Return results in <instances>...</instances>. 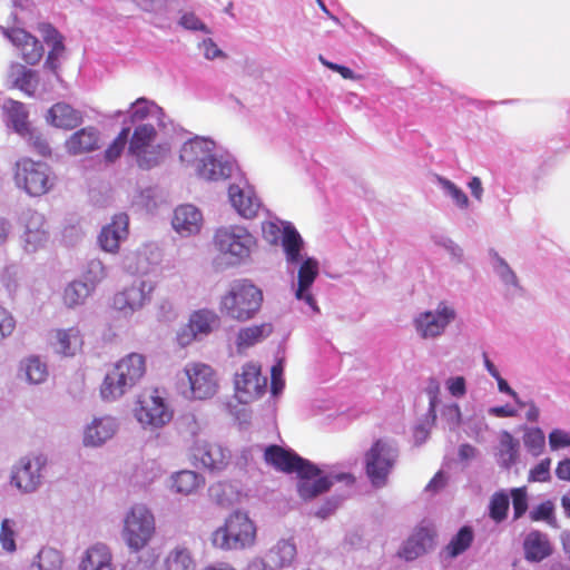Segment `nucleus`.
Segmentation results:
<instances>
[{"label": "nucleus", "instance_id": "0eeeda50", "mask_svg": "<svg viewBox=\"0 0 570 570\" xmlns=\"http://www.w3.org/2000/svg\"><path fill=\"white\" fill-rule=\"evenodd\" d=\"M214 245L228 265L239 266L250 261L257 239L245 226L228 225L215 232Z\"/></svg>", "mask_w": 570, "mask_h": 570}, {"label": "nucleus", "instance_id": "72a5a7b5", "mask_svg": "<svg viewBox=\"0 0 570 570\" xmlns=\"http://www.w3.org/2000/svg\"><path fill=\"white\" fill-rule=\"evenodd\" d=\"M129 118L135 126L144 122L157 124L159 127L165 126V115L163 109L154 101L139 98L131 104Z\"/></svg>", "mask_w": 570, "mask_h": 570}, {"label": "nucleus", "instance_id": "6e6552de", "mask_svg": "<svg viewBox=\"0 0 570 570\" xmlns=\"http://www.w3.org/2000/svg\"><path fill=\"white\" fill-rule=\"evenodd\" d=\"M129 154L135 158L141 169H151L159 166L169 151L167 144L158 140L157 130L151 122L135 126L131 134Z\"/></svg>", "mask_w": 570, "mask_h": 570}, {"label": "nucleus", "instance_id": "de8ad7c7", "mask_svg": "<svg viewBox=\"0 0 570 570\" xmlns=\"http://www.w3.org/2000/svg\"><path fill=\"white\" fill-rule=\"evenodd\" d=\"M209 497L222 507H229L237 501L238 491L229 482H217L209 487Z\"/></svg>", "mask_w": 570, "mask_h": 570}, {"label": "nucleus", "instance_id": "5701e85b", "mask_svg": "<svg viewBox=\"0 0 570 570\" xmlns=\"http://www.w3.org/2000/svg\"><path fill=\"white\" fill-rule=\"evenodd\" d=\"M129 217L125 213L116 214L109 224L102 227L98 243L102 250L115 254L129 234Z\"/></svg>", "mask_w": 570, "mask_h": 570}, {"label": "nucleus", "instance_id": "473e14b6", "mask_svg": "<svg viewBox=\"0 0 570 570\" xmlns=\"http://www.w3.org/2000/svg\"><path fill=\"white\" fill-rule=\"evenodd\" d=\"M49 367L39 355H29L19 362L18 377L28 384L38 385L47 381Z\"/></svg>", "mask_w": 570, "mask_h": 570}, {"label": "nucleus", "instance_id": "864d4df0", "mask_svg": "<svg viewBox=\"0 0 570 570\" xmlns=\"http://www.w3.org/2000/svg\"><path fill=\"white\" fill-rule=\"evenodd\" d=\"M107 277V268L100 259L88 262L83 272V283H87L95 291L96 286Z\"/></svg>", "mask_w": 570, "mask_h": 570}, {"label": "nucleus", "instance_id": "7c9ffc66", "mask_svg": "<svg viewBox=\"0 0 570 570\" xmlns=\"http://www.w3.org/2000/svg\"><path fill=\"white\" fill-rule=\"evenodd\" d=\"M264 458L275 469L286 473H297L307 460L293 451L284 450L278 445H271L265 450Z\"/></svg>", "mask_w": 570, "mask_h": 570}, {"label": "nucleus", "instance_id": "37998d69", "mask_svg": "<svg viewBox=\"0 0 570 570\" xmlns=\"http://www.w3.org/2000/svg\"><path fill=\"white\" fill-rule=\"evenodd\" d=\"M63 564L62 553L51 547H43L33 558L29 570H61Z\"/></svg>", "mask_w": 570, "mask_h": 570}, {"label": "nucleus", "instance_id": "3c124183", "mask_svg": "<svg viewBox=\"0 0 570 570\" xmlns=\"http://www.w3.org/2000/svg\"><path fill=\"white\" fill-rule=\"evenodd\" d=\"M436 180L443 194L450 197L459 208L466 209L469 207V198L459 186H456L453 181L449 180L448 178L441 176H438Z\"/></svg>", "mask_w": 570, "mask_h": 570}, {"label": "nucleus", "instance_id": "412c9836", "mask_svg": "<svg viewBox=\"0 0 570 570\" xmlns=\"http://www.w3.org/2000/svg\"><path fill=\"white\" fill-rule=\"evenodd\" d=\"M191 456L200 463L202 466L210 471H220L226 468L230 459L227 449L218 443H212L203 439H197L190 446Z\"/></svg>", "mask_w": 570, "mask_h": 570}, {"label": "nucleus", "instance_id": "1a4fd4ad", "mask_svg": "<svg viewBox=\"0 0 570 570\" xmlns=\"http://www.w3.org/2000/svg\"><path fill=\"white\" fill-rule=\"evenodd\" d=\"M47 465L43 453L23 455L11 465L9 484L20 494L36 493L43 484Z\"/></svg>", "mask_w": 570, "mask_h": 570}, {"label": "nucleus", "instance_id": "c85d7f7f", "mask_svg": "<svg viewBox=\"0 0 570 570\" xmlns=\"http://www.w3.org/2000/svg\"><path fill=\"white\" fill-rule=\"evenodd\" d=\"M99 147L100 131L94 126L77 130L65 142L66 151L73 156L94 151Z\"/></svg>", "mask_w": 570, "mask_h": 570}, {"label": "nucleus", "instance_id": "39448f33", "mask_svg": "<svg viewBox=\"0 0 570 570\" xmlns=\"http://www.w3.org/2000/svg\"><path fill=\"white\" fill-rule=\"evenodd\" d=\"M120 535L130 553H138L147 548L156 535L153 511L144 503L129 507L122 515Z\"/></svg>", "mask_w": 570, "mask_h": 570}, {"label": "nucleus", "instance_id": "ea45409f", "mask_svg": "<svg viewBox=\"0 0 570 570\" xmlns=\"http://www.w3.org/2000/svg\"><path fill=\"white\" fill-rule=\"evenodd\" d=\"M495 456L498 464L507 470L519 461L520 443L510 432L501 433Z\"/></svg>", "mask_w": 570, "mask_h": 570}, {"label": "nucleus", "instance_id": "052dcab7", "mask_svg": "<svg viewBox=\"0 0 570 570\" xmlns=\"http://www.w3.org/2000/svg\"><path fill=\"white\" fill-rule=\"evenodd\" d=\"M551 451H559L570 446V432L563 429H552L548 435Z\"/></svg>", "mask_w": 570, "mask_h": 570}, {"label": "nucleus", "instance_id": "5fc2aeb1", "mask_svg": "<svg viewBox=\"0 0 570 570\" xmlns=\"http://www.w3.org/2000/svg\"><path fill=\"white\" fill-rule=\"evenodd\" d=\"M530 519L532 521H544L554 529L559 528L557 518L554 515V504L550 500L544 501L533 508L530 511Z\"/></svg>", "mask_w": 570, "mask_h": 570}, {"label": "nucleus", "instance_id": "09e8293b", "mask_svg": "<svg viewBox=\"0 0 570 570\" xmlns=\"http://www.w3.org/2000/svg\"><path fill=\"white\" fill-rule=\"evenodd\" d=\"M522 440L524 448L531 455L539 456L543 453L546 449V435L541 428L524 426Z\"/></svg>", "mask_w": 570, "mask_h": 570}, {"label": "nucleus", "instance_id": "cd10ccee", "mask_svg": "<svg viewBox=\"0 0 570 570\" xmlns=\"http://www.w3.org/2000/svg\"><path fill=\"white\" fill-rule=\"evenodd\" d=\"M435 531L431 524H420L404 542L400 556L407 561L426 553L434 544Z\"/></svg>", "mask_w": 570, "mask_h": 570}, {"label": "nucleus", "instance_id": "f3484780", "mask_svg": "<svg viewBox=\"0 0 570 570\" xmlns=\"http://www.w3.org/2000/svg\"><path fill=\"white\" fill-rule=\"evenodd\" d=\"M235 395L240 403L247 404L257 400L267 386V379L262 376L261 368L255 363H246L235 374Z\"/></svg>", "mask_w": 570, "mask_h": 570}, {"label": "nucleus", "instance_id": "aec40b11", "mask_svg": "<svg viewBox=\"0 0 570 570\" xmlns=\"http://www.w3.org/2000/svg\"><path fill=\"white\" fill-rule=\"evenodd\" d=\"M21 224L23 226L21 242L27 253H35L46 245L49 232L42 214L29 209L22 214Z\"/></svg>", "mask_w": 570, "mask_h": 570}, {"label": "nucleus", "instance_id": "58836bf2", "mask_svg": "<svg viewBox=\"0 0 570 570\" xmlns=\"http://www.w3.org/2000/svg\"><path fill=\"white\" fill-rule=\"evenodd\" d=\"M296 546L292 540H278L266 553V558L274 569L291 567L296 558Z\"/></svg>", "mask_w": 570, "mask_h": 570}, {"label": "nucleus", "instance_id": "f8f14e48", "mask_svg": "<svg viewBox=\"0 0 570 570\" xmlns=\"http://www.w3.org/2000/svg\"><path fill=\"white\" fill-rule=\"evenodd\" d=\"M298 483L297 491L304 500H312L317 495L326 492L334 482H341L345 485H352L355 481L351 473H331L324 475L322 471L309 461L297 472Z\"/></svg>", "mask_w": 570, "mask_h": 570}, {"label": "nucleus", "instance_id": "8fccbe9b", "mask_svg": "<svg viewBox=\"0 0 570 570\" xmlns=\"http://www.w3.org/2000/svg\"><path fill=\"white\" fill-rule=\"evenodd\" d=\"M7 125L14 131L24 136L29 131L27 111L21 102H11L7 108Z\"/></svg>", "mask_w": 570, "mask_h": 570}, {"label": "nucleus", "instance_id": "20e7f679", "mask_svg": "<svg viewBox=\"0 0 570 570\" xmlns=\"http://www.w3.org/2000/svg\"><path fill=\"white\" fill-rule=\"evenodd\" d=\"M145 373L146 360L141 354L126 355L107 372L100 385L101 399L105 402L119 400L142 379Z\"/></svg>", "mask_w": 570, "mask_h": 570}, {"label": "nucleus", "instance_id": "f257e3e1", "mask_svg": "<svg viewBox=\"0 0 570 570\" xmlns=\"http://www.w3.org/2000/svg\"><path fill=\"white\" fill-rule=\"evenodd\" d=\"M263 238L271 245H282L287 269L299 265L297 279L292 287L296 299L305 302L313 312L320 308L311 293V287L318 275V262L313 257H304V240L296 228L288 222L273 217L262 224Z\"/></svg>", "mask_w": 570, "mask_h": 570}, {"label": "nucleus", "instance_id": "dca6fc26", "mask_svg": "<svg viewBox=\"0 0 570 570\" xmlns=\"http://www.w3.org/2000/svg\"><path fill=\"white\" fill-rule=\"evenodd\" d=\"M154 289L151 281L135 279L114 295L112 307L124 316H131L151 302Z\"/></svg>", "mask_w": 570, "mask_h": 570}, {"label": "nucleus", "instance_id": "423d86ee", "mask_svg": "<svg viewBox=\"0 0 570 570\" xmlns=\"http://www.w3.org/2000/svg\"><path fill=\"white\" fill-rule=\"evenodd\" d=\"M263 292L248 279L234 281L222 296L219 308L228 318L246 322L261 309Z\"/></svg>", "mask_w": 570, "mask_h": 570}, {"label": "nucleus", "instance_id": "b1692460", "mask_svg": "<svg viewBox=\"0 0 570 570\" xmlns=\"http://www.w3.org/2000/svg\"><path fill=\"white\" fill-rule=\"evenodd\" d=\"M119 423L115 416H95L83 430V445L99 448L110 440L118 431Z\"/></svg>", "mask_w": 570, "mask_h": 570}, {"label": "nucleus", "instance_id": "4d7b16f0", "mask_svg": "<svg viewBox=\"0 0 570 570\" xmlns=\"http://www.w3.org/2000/svg\"><path fill=\"white\" fill-rule=\"evenodd\" d=\"M160 476V470L155 462L145 463L135 474V482L140 487H148Z\"/></svg>", "mask_w": 570, "mask_h": 570}, {"label": "nucleus", "instance_id": "13d9d810", "mask_svg": "<svg viewBox=\"0 0 570 570\" xmlns=\"http://www.w3.org/2000/svg\"><path fill=\"white\" fill-rule=\"evenodd\" d=\"M513 517L520 519L528 510V492L525 487L511 489Z\"/></svg>", "mask_w": 570, "mask_h": 570}, {"label": "nucleus", "instance_id": "c9c22d12", "mask_svg": "<svg viewBox=\"0 0 570 570\" xmlns=\"http://www.w3.org/2000/svg\"><path fill=\"white\" fill-rule=\"evenodd\" d=\"M23 525L17 518L6 517L0 521V548L7 556H13L19 550V539Z\"/></svg>", "mask_w": 570, "mask_h": 570}, {"label": "nucleus", "instance_id": "bb28decb", "mask_svg": "<svg viewBox=\"0 0 570 570\" xmlns=\"http://www.w3.org/2000/svg\"><path fill=\"white\" fill-rule=\"evenodd\" d=\"M203 220V214L196 206L185 204L175 208L171 226L181 237H190L200 232Z\"/></svg>", "mask_w": 570, "mask_h": 570}, {"label": "nucleus", "instance_id": "7ed1b4c3", "mask_svg": "<svg viewBox=\"0 0 570 570\" xmlns=\"http://www.w3.org/2000/svg\"><path fill=\"white\" fill-rule=\"evenodd\" d=\"M257 527L246 511L232 512L223 525L212 532L213 547L222 551H243L255 546Z\"/></svg>", "mask_w": 570, "mask_h": 570}, {"label": "nucleus", "instance_id": "49530a36", "mask_svg": "<svg viewBox=\"0 0 570 570\" xmlns=\"http://www.w3.org/2000/svg\"><path fill=\"white\" fill-rule=\"evenodd\" d=\"M473 538L472 529L468 525L462 527L445 547L446 556L451 559L459 557L470 548Z\"/></svg>", "mask_w": 570, "mask_h": 570}, {"label": "nucleus", "instance_id": "c03bdc74", "mask_svg": "<svg viewBox=\"0 0 570 570\" xmlns=\"http://www.w3.org/2000/svg\"><path fill=\"white\" fill-rule=\"evenodd\" d=\"M94 289L82 281L70 282L63 289L62 299L68 308L83 305Z\"/></svg>", "mask_w": 570, "mask_h": 570}, {"label": "nucleus", "instance_id": "0e129e2a", "mask_svg": "<svg viewBox=\"0 0 570 570\" xmlns=\"http://www.w3.org/2000/svg\"><path fill=\"white\" fill-rule=\"evenodd\" d=\"M284 365L283 361H278L271 370V392L277 396L283 392L285 382L283 380Z\"/></svg>", "mask_w": 570, "mask_h": 570}, {"label": "nucleus", "instance_id": "a18cd8bd", "mask_svg": "<svg viewBox=\"0 0 570 570\" xmlns=\"http://www.w3.org/2000/svg\"><path fill=\"white\" fill-rule=\"evenodd\" d=\"M164 570H195L190 551L183 546L171 549L165 558Z\"/></svg>", "mask_w": 570, "mask_h": 570}, {"label": "nucleus", "instance_id": "f03ea898", "mask_svg": "<svg viewBox=\"0 0 570 570\" xmlns=\"http://www.w3.org/2000/svg\"><path fill=\"white\" fill-rule=\"evenodd\" d=\"M180 161L190 167L205 180H224L232 176L236 164L232 155L205 137L196 136L183 144L179 151Z\"/></svg>", "mask_w": 570, "mask_h": 570}, {"label": "nucleus", "instance_id": "bf43d9fd", "mask_svg": "<svg viewBox=\"0 0 570 570\" xmlns=\"http://www.w3.org/2000/svg\"><path fill=\"white\" fill-rule=\"evenodd\" d=\"M551 459L546 458L541 460L538 464L532 466L529 471L528 481L529 482H548L551 480Z\"/></svg>", "mask_w": 570, "mask_h": 570}, {"label": "nucleus", "instance_id": "a19ab883", "mask_svg": "<svg viewBox=\"0 0 570 570\" xmlns=\"http://www.w3.org/2000/svg\"><path fill=\"white\" fill-rule=\"evenodd\" d=\"M273 332L271 323L247 326L240 328L236 337V347L239 353L254 346L268 337Z\"/></svg>", "mask_w": 570, "mask_h": 570}, {"label": "nucleus", "instance_id": "a878e982", "mask_svg": "<svg viewBox=\"0 0 570 570\" xmlns=\"http://www.w3.org/2000/svg\"><path fill=\"white\" fill-rule=\"evenodd\" d=\"M4 37L20 49L22 59L28 65L38 63L43 56V47L40 41L20 28L2 29Z\"/></svg>", "mask_w": 570, "mask_h": 570}, {"label": "nucleus", "instance_id": "680f3d73", "mask_svg": "<svg viewBox=\"0 0 570 570\" xmlns=\"http://www.w3.org/2000/svg\"><path fill=\"white\" fill-rule=\"evenodd\" d=\"M441 392L440 382L435 377H430L425 386V393L429 397V414L435 419L436 406L440 403L439 394Z\"/></svg>", "mask_w": 570, "mask_h": 570}, {"label": "nucleus", "instance_id": "f704fd0d", "mask_svg": "<svg viewBox=\"0 0 570 570\" xmlns=\"http://www.w3.org/2000/svg\"><path fill=\"white\" fill-rule=\"evenodd\" d=\"M47 121L57 128L70 130L82 122V114L66 102H57L48 110Z\"/></svg>", "mask_w": 570, "mask_h": 570}, {"label": "nucleus", "instance_id": "6ab92c4d", "mask_svg": "<svg viewBox=\"0 0 570 570\" xmlns=\"http://www.w3.org/2000/svg\"><path fill=\"white\" fill-rule=\"evenodd\" d=\"M161 259L163 254L158 245L148 243L127 253L122 258V267L134 275H148L158 268Z\"/></svg>", "mask_w": 570, "mask_h": 570}, {"label": "nucleus", "instance_id": "4c0bfd02", "mask_svg": "<svg viewBox=\"0 0 570 570\" xmlns=\"http://www.w3.org/2000/svg\"><path fill=\"white\" fill-rule=\"evenodd\" d=\"M491 267L495 276L500 279L507 295L514 296L521 292L519 279L504 258L493 253L491 256Z\"/></svg>", "mask_w": 570, "mask_h": 570}, {"label": "nucleus", "instance_id": "e2e57ef3", "mask_svg": "<svg viewBox=\"0 0 570 570\" xmlns=\"http://www.w3.org/2000/svg\"><path fill=\"white\" fill-rule=\"evenodd\" d=\"M179 24L187 30L203 31L207 35L212 33L210 29L194 12L183 13Z\"/></svg>", "mask_w": 570, "mask_h": 570}, {"label": "nucleus", "instance_id": "4468645a", "mask_svg": "<svg viewBox=\"0 0 570 570\" xmlns=\"http://www.w3.org/2000/svg\"><path fill=\"white\" fill-rule=\"evenodd\" d=\"M455 317L454 307L446 302H440L434 309L417 313L413 318V326L421 338L434 340L445 333Z\"/></svg>", "mask_w": 570, "mask_h": 570}, {"label": "nucleus", "instance_id": "603ef678", "mask_svg": "<svg viewBox=\"0 0 570 570\" xmlns=\"http://www.w3.org/2000/svg\"><path fill=\"white\" fill-rule=\"evenodd\" d=\"M510 501L504 491L495 492L490 500L489 514L495 522H502L507 518Z\"/></svg>", "mask_w": 570, "mask_h": 570}, {"label": "nucleus", "instance_id": "4be33fe9", "mask_svg": "<svg viewBox=\"0 0 570 570\" xmlns=\"http://www.w3.org/2000/svg\"><path fill=\"white\" fill-rule=\"evenodd\" d=\"M77 570H117L112 548L101 541L88 546L79 556Z\"/></svg>", "mask_w": 570, "mask_h": 570}, {"label": "nucleus", "instance_id": "c756f323", "mask_svg": "<svg viewBox=\"0 0 570 570\" xmlns=\"http://www.w3.org/2000/svg\"><path fill=\"white\" fill-rule=\"evenodd\" d=\"M8 80L12 87L21 90L28 97H36L40 85L38 71L14 62L8 71Z\"/></svg>", "mask_w": 570, "mask_h": 570}, {"label": "nucleus", "instance_id": "393cba45", "mask_svg": "<svg viewBox=\"0 0 570 570\" xmlns=\"http://www.w3.org/2000/svg\"><path fill=\"white\" fill-rule=\"evenodd\" d=\"M228 197L232 203V206L245 219H252L257 216L258 212L262 209L261 199L256 196L254 189L244 184L240 185H230L228 188Z\"/></svg>", "mask_w": 570, "mask_h": 570}, {"label": "nucleus", "instance_id": "6e6d98bb", "mask_svg": "<svg viewBox=\"0 0 570 570\" xmlns=\"http://www.w3.org/2000/svg\"><path fill=\"white\" fill-rule=\"evenodd\" d=\"M129 134L130 129L128 127L121 129L112 144L105 151V159L107 161L112 163L120 157L126 144L128 142Z\"/></svg>", "mask_w": 570, "mask_h": 570}, {"label": "nucleus", "instance_id": "774afa93", "mask_svg": "<svg viewBox=\"0 0 570 570\" xmlns=\"http://www.w3.org/2000/svg\"><path fill=\"white\" fill-rule=\"evenodd\" d=\"M449 393L454 397H463L466 393V383L463 376H452L445 382Z\"/></svg>", "mask_w": 570, "mask_h": 570}, {"label": "nucleus", "instance_id": "9d476101", "mask_svg": "<svg viewBox=\"0 0 570 570\" xmlns=\"http://www.w3.org/2000/svg\"><path fill=\"white\" fill-rule=\"evenodd\" d=\"M14 181L28 195L38 197L51 190L55 176L46 163L22 158L16 163Z\"/></svg>", "mask_w": 570, "mask_h": 570}, {"label": "nucleus", "instance_id": "338daca9", "mask_svg": "<svg viewBox=\"0 0 570 570\" xmlns=\"http://www.w3.org/2000/svg\"><path fill=\"white\" fill-rule=\"evenodd\" d=\"M199 49L203 52V56L207 60H214L217 58H226V55L223 50L218 48V46L214 42L212 38H206L199 43Z\"/></svg>", "mask_w": 570, "mask_h": 570}, {"label": "nucleus", "instance_id": "ddd939ff", "mask_svg": "<svg viewBox=\"0 0 570 570\" xmlns=\"http://www.w3.org/2000/svg\"><path fill=\"white\" fill-rule=\"evenodd\" d=\"M399 456L395 444L386 440H377L365 454V470L372 484L384 487Z\"/></svg>", "mask_w": 570, "mask_h": 570}, {"label": "nucleus", "instance_id": "69168bd1", "mask_svg": "<svg viewBox=\"0 0 570 570\" xmlns=\"http://www.w3.org/2000/svg\"><path fill=\"white\" fill-rule=\"evenodd\" d=\"M16 328V320L9 311L0 306V343L9 337Z\"/></svg>", "mask_w": 570, "mask_h": 570}, {"label": "nucleus", "instance_id": "2eb2a0df", "mask_svg": "<svg viewBox=\"0 0 570 570\" xmlns=\"http://www.w3.org/2000/svg\"><path fill=\"white\" fill-rule=\"evenodd\" d=\"M184 377L189 384L186 397L193 400L212 399L218 391V380L215 371L204 363H187L183 371Z\"/></svg>", "mask_w": 570, "mask_h": 570}, {"label": "nucleus", "instance_id": "2f4dec72", "mask_svg": "<svg viewBox=\"0 0 570 570\" xmlns=\"http://www.w3.org/2000/svg\"><path fill=\"white\" fill-rule=\"evenodd\" d=\"M83 340L78 327L59 328L52 334L51 345L53 351L62 356H73L82 347Z\"/></svg>", "mask_w": 570, "mask_h": 570}, {"label": "nucleus", "instance_id": "79ce46f5", "mask_svg": "<svg viewBox=\"0 0 570 570\" xmlns=\"http://www.w3.org/2000/svg\"><path fill=\"white\" fill-rule=\"evenodd\" d=\"M525 558L530 561H541L551 554V546L547 534L531 531L524 539Z\"/></svg>", "mask_w": 570, "mask_h": 570}, {"label": "nucleus", "instance_id": "9b49d317", "mask_svg": "<svg viewBox=\"0 0 570 570\" xmlns=\"http://www.w3.org/2000/svg\"><path fill=\"white\" fill-rule=\"evenodd\" d=\"M135 417L144 428L159 429L168 424L174 415L164 393L158 389L139 394L134 410Z\"/></svg>", "mask_w": 570, "mask_h": 570}, {"label": "nucleus", "instance_id": "e433bc0d", "mask_svg": "<svg viewBox=\"0 0 570 570\" xmlns=\"http://www.w3.org/2000/svg\"><path fill=\"white\" fill-rule=\"evenodd\" d=\"M205 484V478L191 470H181L170 476V490L181 495L196 493Z\"/></svg>", "mask_w": 570, "mask_h": 570}, {"label": "nucleus", "instance_id": "a211bd4d", "mask_svg": "<svg viewBox=\"0 0 570 570\" xmlns=\"http://www.w3.org/2000/svg\"><path fill=\"white\" fill-rule=\"evenodd\" d=\"M218 325L219 317L214 311L206 308L195 311L189 316L188 323L178 331L177 342L183 347L188 346L194 341L209 335Z\"/></svg>", "mask_w": 570, "mask_h": 570}]
</instances>
